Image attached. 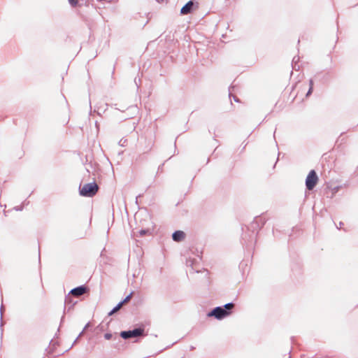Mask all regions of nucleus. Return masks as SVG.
Masks as SVG:
<instances>
[{
	"mask_svg": "<svg viewBox=\"0 0 358 358\" xmlns=\"http://www.w3.org/2000/svg\"><path fill=\"white\" fill-rule=\"evenodd\" d=\"M104 338L106 339V340H110L111 338H112V334H105L104 335Z\"/></svg>",
	"mask_w": 358,
	"mask_h": 358,
	"instance_id": "4468645a",
	"label": "nucleus"
},
{
	"mask_svg": "<svg viewBox=\"0 0 358 358\" xmlns=\"http://www.w3.org/2000/svg\"><path fill=\"white\" fill-rule=\"evenodd\" d=\"M99 190V186L95 182L87 183L80 187V194L83 196L92 197L94 196Z\"/></svg>",
	"mask_w": 358,
	"mask_h": 358,
	"instance_id": "f257e3e1",
	"label": "nucleus"
},
{
	"mask_svg": "<svg viewBox=\"0 0 358 358\" xmlns=\"http://www.w3.org/2000/svg\"><path fill=\"white\" fill-rule=\"evenodd\" d=\"M307 87L308 85H306V83H298L295 86V88L298 90V93L301 92V94L305 93L306 90H307Z\"/></svg>",
	"mask_w": 358,
	"mask_h": 358,
	"instance_id": "6e6552de",
	"label": "nucleus"
},
{
	"mask_svg": "<svg viewBox=\"0 0 358 358\" xmlns=\"http://www.w3.org/2000/svg\"><path fill=\"white\" fill-rule=\"evenodd\" d=\"M229 315V313L221 307L214 308L211 312L208 314V317L214 316L217 319H222Z\"/></svg>",
	"mask_w": 358,
	"mask_h": 358,
	"instance_id": "20e7f679",
	"label": "nucleus"
},
{
	"mask_svg": "<svg viewBox=\"0 0 358 358\" xmlns=\"http://www.w3.org/2000/svg\"><path fill=\"white\" fill-rule=\"evenodd\" d=\"M234 306V303H227L224 306V308L227 310H230L231 308H233Z\"/></svg>",
	"mask_w": 358,
	"mask_h": 358,
	"instance_id": "ddd939ff",
	"label": "nucleus"
},
{
	"mask_svg": "<svg viewBox=\"0 0 358 358\" xmlns=\"http://www.w3.org/2000/svg\"><path fill=\"white\" fill-rule=\"evenodd\" d=\"M313 82L312 80H310L309 81V84H308V90L307 92L306 93L305 96L308 97V96H310L313 92Z\"/></svg>",
	"mask_w": 358,
	"mask_h": 358,
	"instance_id": "1a4fd4ad",
	"label": "nucleus"
},
{
	"mask_svg": "<svg viewBox=\"0 0 358 358\" xmlns=\"http://www.w3.org/2000/svg\"><path fill=\"white\" fill-rule=\"evenodd\" d=\"M172 238L174 241L180 242L185 239V234L182 231H176L173 234Z\"/></svg>",
	"mask_w": 358,
	"mask_h": 358,
	"instance_id": "0eeeda50",
	"label": "nucleus"
},
{
	"mask_svg": "<svg viewBox=\"0 0 358 358\" xmlns=\"http://www.w3.org/2000/svg\"><path fill=\"white\" fill-rule=\"evenodd\" d=\"M157 1L159 3H163V2L166 1V0H157Z\"/></svg>",
	"mask_w": 358,
	"mask_h": 358,
	"instance_id": "dca6fc26",
	"label": "nucleus"
},
{
	"mask_svg": "<svg viewBox=\"0 0 358 358\" xmlns=\"http://www.w3.org/2000/svg\"><path fill=\"white\" fill-rule=\"evenodd\" d=\"M68 1H69V3L73 7L76 6L78 3V0H68Z\"/></svg>",
	"mask_w": 358,
	"mask_h": 358,
	"instance_id": "f8f14e48",
	"label": "nucleus"
},
{
	"mask_svg": "<svg viewBox=\"0 0 358 358\" xmlns=\"http://www.w3.org/2000/svg\"><path fill=\"white\" fill-rule=\"evenodd\" d=\"M87 290V289L86 287L80 286V287L73 289L71 291V294L72 295H73L74 296H80L84 294L85 293H86Z\"/></svg>",
	"mask_w": 358,
	"mask_h": 358,
	"instance_id": "39448f33",
	"label": "nucleus"
},
{
	"mask_svg": "<svg viewBox=\"0 0 358 358\" xmlns=\"http://www.w3.org/2000/svg\"><path fill=\"white\" fill-rule=\"evenodd\" d=\"M144 330L143 329L138 328L135 329L132 331H124L120 333V336L122 338L124 339H127L132 337H138L143 335Z\"/></svg>",
	"mask_w": 358,
	"mask_h": 358,
	"instance_id": "7ed1b4c3",
	"label": "nucleus"
},
{
	"mask_svg": "<svg viewBox=\"0 0 358 358\" xmlns=\"http://www.w3.org/2000/svg\"><path fill=\"white\" fill-rule=\"evenodd\" d=\"M132 293H131L129 295H128L122 301H121L120 303H122V305L124 306V304L127 303L131 299L132 297Z\"/></svg>",
	"mask_w": 358,
	"mask_h": 358,
	"instance_id": "9b49d317",
	"label": "nucleus"
},
{
	"mask_svg": "<svg viewBox=\"0 0 358 358\" xmlns=\"http://www.w3.org/2000/svg\"><path fill=\"white\" fill-rule=\"evenodd\" d=\"M123 306L122 303H119L109 313L108 315L110 316L114 313H117L120 308Z\"/></svg>",
	"mask_w": 358,
	"mask_h": 358,
	"instance_id": "9d476101",
	"label": "nucleus"
},
{
	"mask_svg": "<svg viewBox=\"0 0 358 358\" xmlns=\"http://www.w3.org/2000/svg\"><path fill=\"white\" fill-rule=\"evenodd\" d=\"M147 233H148V231H146V230H141L139 231V235L141 236H143L145 235Z\"/></svg>",
	"mask_w": 358,
	"mask_h": 358,
	"instance_id": "2eb2a0df",
	"label": "nucleus"
},
{
	"mask_svg": "<svg viewBox=\"0 0 358 358\" xmlns=\"http://www.w3.org/2000/svg\"><path fill=\"white\" fill-rule=\"evenodd\" d=\"M319 178L314 170H311L308 174L306 179V186L308 190L314 189L317 183L318 182Z\"/></svg>",
	"mask_w": 358,
	"mask_h": 358,
	"instance_id": "f03ea898",
	"label": "nucleus"
},
{
	"mask_svg": "<svg viewBox=\"0 0 358 358\" xmlns=\"http://www.w3.org/2000/svg\"><path fill=\"white\" fill-rule=\"evenodd\" d=\"M194 3L192 1L187 2L180 10V13L182 15H187L191 13Z\"/></svg>",
	"mask_w": 358,
	"mask_h": 358,
	"instance_id": "423d86ee",
	"label": "nucleus"
}]
</instances>
